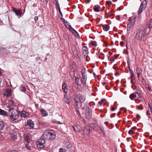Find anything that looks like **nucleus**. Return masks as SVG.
I'll return each mask as SVG.
<instances>
[{"label": "nucleus", "instance_id": "27", "mask_svg": "<svg viewBox=\"0 0 152 152\" xmlns=\"http://www.w3.org/2000/svg\"><path fill=\"white\" fill-rule=\"evenodd\" d=\"M41 112L42 113V115L43 116H46L48 115V113L46 112V111L43 110H41Z\"/></svg>", "mask_w": 152, "mask_h": 152}, {"label": "nucleus", "instance_id": "16", "mask_svg": "<svg viewBox=\"0 0 152 152\" xmlns=\"http://www.w3.org/2000/svg\"><path fill=\"white\" fill-rule=\"evenodd\" d=\"M50 134L49 140H53L55 138L56 136V133L55 132L50 131Z\"/></svg>", "mask_w": 152, "mask_h": 152}, {"label": "nucleus", "instance_id": "59", "mask_svg": "<svg viewBox=\"0 0 152 152\" xmlns=\"http://www.w3.org/2000/svg\"><path fill=\"white\" fill-rule=\"evenodd\" d=\"M129 71H130V72L131 73V74H132V73H133V71L132 70V69H129Z\"/></svg>", "mask_w": 152, "mask_h": 152}, {"label": "nucleus", "instance_id": "6", "mask_svg": "<svg viewBox=\"0 0 152 152\" xmlns=\"http://www.w3.org/2000/svg\"><path fill=\"white\" fill-rule=\"evenodd\" d=\"M88 70L85 69H83L81 71V73L82 74V79L83 80V83L86 84L87 78V73Z\"/></svg>", "mask_w": 152, "mask_h": 152}, {"label": "nucleus", "instance_id": "7", "mask_svg": "<svg viewBox=\"0 0 152 152\" xmlns=\"http://www.w3.org/2000/svg\"><path fill=\"white\" fill-rule=\"evenodd\" d=\"M66 148H60L59 149V152H65L66 151H69L70 152L72 151L71 150H70L71 149H69V148L71 147L72 145L69 142H66Z\"/></svg>", "mask_w": 152, "mask_h": 152}, {"label": "nucleus", "instance_id": "19", "mask_svg": "<svg viewBox=\"0 0 152 152\" xmlns=\"http://www.w3.org/2000/svg\"><path fill=\"white\" fill-rule=\"evenodd\" d=\"M62 88L63 91L66 94L67 93V92L65 91L67 89V86L66 84L65 83H64L63 84L62 86Z\"/></svg>", "mask_w": 152, "mask_h": 152}, {"label": "nucleus", "instance_id": "56", "mask_svg": "<svg viewBox=\"0 0 152 152\" xmlns=\"http://www.w3.org/2000/svg\"><path fill=\"white\" fill-rule=\"evenodd\" d=\"M136 116H137V118H140V116L139 115H138V114H137V115H136Z\"/></svg>", "mask_w": 152, "mask_h": 152}, {"label": "nucleus", "instance_id": "5", "mask_svg": "<svg viewBox=\"0 0 152 152\" xmlns=\"http://www.w3.org/2000/svg\"><path fill=\"white\" fill-rule=\"evenodd\" d=\"M45 140L41 137L37 142V147L39 148H42L46 146Z\"/></svg>", "mask_w": 152, "mask_h": 152}, {"label": "nucleus", "instance_id": "60", "mask_svg": "<svg viewBox=\"0 0 152 152\" xmlns=\"http://www.w3.org/2000/svg\"><path fill=\"white\" fill-rule=\"evenodd\" d=\"M44 1L45 3H46V4H47L48 2V0H44Z\"/></svg>", "mask_w": 152, "mask_h": 152}, {"label": "nucleus", "instance_id": "51", "mask_svg": "<svg viewBox=\"0 0 152 152\" xmlns=\"http://www.w3.org/2000/svg\"><path fill=\"white\" fill-rule=\"evenodd\" d=\"M76 111L77 114H78V115L79 114L80 115V111L78 110H76Z\"/></svg>", "mask_w": 152, "mask_h": 152}, {"label": "nucleus", "instance_id": "49", "mask_svg": "<svg viewBox=\"0 0 152 152\" xmlns=\"http://www.w3.org/2000/svg\"><path fill=\"white\" fill-rule=\"evenodd\" d=\"M138 109L140 110H141L143 109V107L142 106H140L138 107Z\"/></svg>", "mask_w": 152, "mask_h": 152}, {"label": "nucleus", "instance_id": "53", "mask_svg": "<svg viewBox=\"0 0 152 152\" xmlns=\"http://www.w3.org/2000/svg\"><path fill=\"white\" fill-rule=\"evenodd\" d=\"M58 10H59V11L60 12V13L61 15L62 16H63V14H62V12H61V9H59Z\"/></svg>", "mask_w": 152, "mask_h": 152}, {"label": "nucleus", "instance_id": "63", "mask_svg": "<svg viewBox=\"0 0 152 152\" xmlns=\"http://www.w3.org/2000/svg\"><path fill=\"white\" fill-rule=\"evenodd\" d=\"M147 88H148V90H149V91L151 90V88L150 87H147Z\"/></svg>", "mask_w": 152, "mask_h": 152}, {"label": "nucleus", "instance_id": "22", "mask_svg": "<svg viewBox=\"0 0 152 152\" xmlns=\"http://www.w3.org/2000/svg\"><path fill=\"white\" fill-rule=\"evenodd\" d=\"M134 24L131 23V22H130L129 23L127 26V30L130 31V30L131 28L132 27V26L134 25Z\"/></svg>", "mask_w": 152, "mask_h": 152}, {"label": "nucleus", "instance_id": "29", "mask_svg": "<svg viewBox=\"0 0 152 152\" xmlns=\"http://www.w3.org/2000/svg\"><path fill=\"white\" fill-rule=\"evenodd\" d=\"M89 104L87 103H84V108L86 109V110L88 109H90L91 108L89 107Z\"/></svg>", "mask_w": 152, "mask_h": 152}, {"label": "nucleus", "instance_id": "4", "mask_svg": "<svg viewBox=\"0 0 152 152\" xmlns=\"http://www.w3.org/2000/svg\"><path fill=\"white\" fill-rule=\"evenodd\" d=\"M147 2L145 0H144L142 3H141L139 10L137 12L138 15H139L141 14L143 11L145 9L147 6Z\"/></svg>", "mask_w": 152, "mask_h": 152}, {"label": "nucleus", "instance_id": "37", "mask_svg": "<svg viewBox=\"0 0 152 152\" xmlns=\"http://www.w3.org/2000/svg\"><path fill=\"white\" fill-rule=\"evenodd\" d=\"M72 33L74 34L76 37L78 38L79 37L78 34L75 30L74 32L72 31Z\"/></svg>", "mask_w": 152, "mask_h": 152}, {"label": "nucleus", "instance_id": "25", "mask_svg": "<svg viewBox=\"0 0 152 152\" xmlns=\"http://www.w3.org/2000/svg\"><path fill=\"white\" fill-rule=\"evenodd\" d=\"M147 27H148L149 29V30H150V29L152 27V21L151 20H150L149 22L147 23Z\"/></svg>", "mask_w": 152, "mask_h": 152}, {"label": "nucleus", "instance_id": "18", "mask_svg": "<svg viewBox=\"0 0 152 152\" xmlns=\"http://www.w3.org/2000/svg\"><path fill=\"white\" fill-rule=\"evenodd\" d=\"M74 131L76 132H79L81 129V128L78 125H75L73 126Z\"/></svg>", "mask_w": 152, "mask_h": 152}, {"label": "nucleus", "instance_id": "33", "mask_svg": "<svg viewBox=\"0 0 152 152\" xmlns=\"http://www.w3.org/2000/svg\"><path fill=\"white\" fill-rule=\"evenodd\" d=\"M135 17H132V18H131L130 22L134 24L135 21Z\"/></svg>", "mask_w": 152, "mask_h": 152}, {"label": "nucleus", "instance_id": "36", "mask_svg": "<svg viewBox=\"0 0 152 152\" xmlns=\"http://www.w3.org/2000/svg\"><path fill=\"white\" fill-rule=\"evenodd\" d=\"M5 51V48L2 46H0V52H4Z\"/></svg>", "mask_w": 152, "mask_h": 152}, {"label": "nucleus", "instance_id": "46", "mask_svg": "<svg viewBox=\"0 0 152 152\" xmlns=\"http://www.w3.org/2000/svg\"><path fill=\"white\" fill-rule=\"evenodd\" d=\"M131 79L133 80L135 79V77H134V75L133 73H132L131 75Z\"/></svg>", "mask_w": 152, "mask_h": 152}, {"label": "nucleus", "instance_id": "48", "mask_svg": "<svg viewBox=\"0 0 152 152\" xmlns=\"http://www.w3.org/2000/svg\"><path fill=\"white\" fill-rule=\"evenodd\" d=\"M26 147L27 149H28V150H31V147L28 145H26Z\"/></svg>", "mask_w": 152, "mask_h": 152}, {"label": "nucleus", "instance_id": "34", "mask_svg": "<svg viewBox=\"0 0 152 152\" xmlns=\"http://www.w3.org/2000/svg\"><path fill=\"white\" fill-rule=\"evenodd\" d=\"M136 96V95L133 94H130L129 96V98L130 99H133L135 98Z\"/></svg>", "mask_w": 152, "mask_h": 152}, {"label": "nucleus", "instance_id": "62", "mask_svg": "<svg viewBox=\"0 0 152 152\" xmlns=\"http://www.w3.org/2000/svg\"><path fill=\"white\" fill-rule=\"evenodd\" d=\"M105 100H106V99H102L101 100V101L102 102H104V101H105Z\"/></svg>", "mask_w": 152, "mask_h": 152}, {"label": "nucleus", "instance_id": "55", "mask_svg": "<svg viewBox=\"0 0 152 152\" xmlns=\"http://www.w3.org/2000/svg\"><path fill=\"white\" fill-rule=\"evenodd\" d=\"M115 110V107H112L111 108V110L112 111H114V110Z\"/></svg>", "mask_w": 152, "mask_h": 152}, {"label": "nucleus", "instance_id": "39", "mask_svg": "<svg viewBox=\"0 0 152 152\" xmlns=\"http://www.w3.org/2000/svg\"><path fill=\"white\" fill-rule=\"evenodd\" d=\"M99 129L100 131L102 133L104 132V128L102 126H100L99 127Z\"/></svg>", "mask_w": 152, "mask_h": 152}, {"label": "nucleus", "instance_id": "8", "mask_svg": "<svg viewBox=\"0 0 152 152\" xmlns=\"http://www.w3.org/2000/svg\"><path fill=\"white\" fill-rule=\"evenodd\" d=\"M26 128L28 129H31L33 128L34 126V124L33 121L31 119L27 120V124L25 125Z\"/></svg>", "mask_w": 152, "mask_h": 152}, {"label": "nucleus", "instance_id": "35", "mask_svg": "<svg viewBox=\"0 0 152 152\" xmlns=\"http://www.w3.org/2000/svg\"><path fill=\"white\" fill-rule=\"evenodd\" d=\"M24 139L25 141H26L27 142H29V140H28V135H25L24 136Z\"/></svg>", "mask_w": 152, "mask_h": 152}, {"label": "nucleus", "instance_id": "26", "mask_svg": "<svg viewBox=\"0 0 152 152\" xmlns=\"http://www.w3.org/2000/svg\"><path fill=\"white\" fill-rule=\"evenodd\" d=\"M4 127L3 122L2 121H0V131L2 130Z\"/></svg>", "mask_w": 152, "mask_h": 152}, {"label": "nucleus", "instance_id": "54", "mask_svg": "<svg viewBox=\"0 0 152 152\" xmlns=\"http://www.w3.org/2000/svg\"><path fill=\"white\" fill-rule=\"evenodd\" d=\"M55 1L56 2V5L57 4H59L58 0H55Z\"/></svg>", "mask_w": 152, "mask_h": 152}, {"label": "nucleus", "instance_id": "47", "mask_svg": "<svg viewBox=\"0 0 152 152\" xmlns=\"http://www.w3.org/2000/svg\"><path fill=\"white\" fill-rule=\"evenodd\" d=\"M61 20H62V21L65 24V23H66L67 22V21H66L64 18H61Z\"/></svg>", "mask_w": 152, "mask_h": 152}, {"label": "nucleus", "instance_id": "21", "mask_svg": "<svg viewBox=\"0 0 152 152\" xmlns=\"http://www.w3.org/2000/svg\"><path fill=\"white\" fill-rule=\"evenodd\" d=\"M136 72L137 75V77L139 79H140V75L141 74L142 72V70L139 68H137Z\"/></svg>", "mask_w": 152, "mask_h": 152}, {"label": "nucleus", "instance_id": "10", "mask_svg": "<svg viewBox=\"0 0 152 152\" xmlns=\"http://www.w3.org/2000/svg\"><path fill=\"white\" fill-rule=\"evenodd\" d=\"M75 81L76 84L78 85H80L82 83H83V80L80 77V75H77L75 77Z\"/></svg>", "mask_w": 152, "mask_h": 152}, {"label": "nucleus", "instance_id": "32", "mask_svg": "<svg viewBox=\"0 0 152 152\" xmlns=\"http://www.w3.org/2000/svg\"><path fill=\"white\" fill-rule=\"evenodd\" d=\"M83 51L85 52V54H88V49L87 48V47L86 46H84L83 47Z\"/></svg>", "mask_w": 152, "mask_h": 152}, {"label": "nucleus", "instance_id": "44", "mask_svg": "<svg viewBox=\"0 0 152 152\" xmlns=\"http://www.w3.org/2000/svg\"><path fill=\"white\" fill-rule=\"evenodd\" d=\"M54 123L58 124H62V123H61V122L58 121H55Z\"/></svg>", "mask_w": 152, "mask_h": 152}, {"label": "nucleus", "instance_id": "58", "mask_svg": "<svg viewBox=\"0 0 152 152\" xmlns=\"http://www.w3.org/2000/svg\"><path fill=\"white\" fill-rule=\"evenodd\" d=\"M98 103L100 106H101L102 104V102L101 101L99 102Z\"/></svg>", "mask_w": 152, "mask_h": 152}, {"label": "nucleus", "instance_id": "28", "mask_svg": "<svg viewBox=\"0 0 152 152\" xmlns=\"http://www.w3.org/2000/svg\"><path fill=\"white\" fill-rule=\"evenodd\" d=\"M71 48H72V52H73V53L74 54H75V53H76V47H75V46L74 45H72Z\"/></svg>", "mask_w": 152, "mask_h": 152}, {"label": "nucleus", "instance_id": "15", "mask_svg": "<svg viewBox=\"0 0 152 152\" xmlns=\"http://www.w3.org/2000/svg\"><path fill=\"white\" fill-rule=\"evenodd\" d=\"M12 11L14 12L17 16H19L22 13V11L20 9L17 10L15 8H13L12 9Z\"/></svg>", "mask_w": 152, "mask_h": 152}, {"label": "nucleus", "instance_id": "41", "mask_svg": "<svg viewBox=\"0 0 152 152\" xmlns=\"http://www.w3.org/2000/svg\"><path fill=\"white\" fill-rule=\"evenodd\" d=\"M109 61H112L114 62L115 61V59L113 57H111L109 58Z\"/></svg>", "mask_w": 152, "mask_h": 152}, {"label": "nucleus", "instance_id": "20", "mask_svg": "<svg viewBox=\"0 0 152 152\" xmlns=\"http://www.w3.org/2000/svg\"><path fill=\"white\" fill-rule=\"evenodd\" d=\"M28 115V113L24 111H21L20 113V115L21 117H26Z\"/></svg>", "mask_w": 152, "mask_h": 152}, {"label": "nucleus", "instance_id": "57", "mask_svg": "<svg viewBox=\"0 0 152 152\" xmlns=\"http://www.w3.org/2000/svg\"><path fill=\"white\" fill-rule=\"evenodd\" d=\"M56 6H57V8L58 9V10L60 9V7L59 4H58L57 5H56Z\"/></svg>", "mask_w": 152, "mask_h": 152}, {"label": "nucleus", "instance_id": "13", "mask_svg": "<svg viewBox=\"0 0 152 152\" xmlns=\"http://www.w3.org/2000/svg\"><path fill=\"white\" fill-rule=\"evenodd\" d=\"M91 129V127L89 126H86L85 127L83 133L85 135H88L90 132V130Z\"/></svg>", "mask_w": 152, "mask_h": 152}, {"label": "nucleus", "instance_id": "11", "mask_svg": "<svg viewBox=\"0 0 152 152\" xmlns=\"http://www.w3.org/2000/svg\"><path fill=\"white\" fill-rule=\"evenodd\" d=\"M85 116L86 118L88 119H90L91 118V110L90 109L85 110Z\"/></svg>", "mask_w": 152, "mask_h": 152}, {"label": "nucleus", "instance_id": "14", "mask_svg": "<svg viewBox=\"0 0 152 152\" xmlns=\"http://www.w3.org/2000/svg\"><path fill=\"white\" fill-rule=\"evenodd\" d=\"M50 133V130H46L44 133L42 135V137L45 140H49V137Z\"/></svg>", "mask_w": 152, "mask_h": 152}, {"label": "nucleus", "instance_id": "31", "mask_svg": "<svg viewBox=\"0 0 152 152\" xmlns=\"http://www.w3.org/2000/svg\"><path fill=\"white\" fill-rule=\"evenodd\" d=\"M20 91L24 92H25L26 91V88L24 86L22 85L20 86Z\"/></svg>", "mask_w": 152, "mask_h": 152}, {"label": "nucleus", "instance_id": "17", "mask_svg": "<svg viewBox=\"0 0 152 152\" xmlns=\"http://www.w3.org/2000/svg\"><path fill=\"white\" fill-rule=\"evenodd\" d=\"M0 115H2L4 116H7L8 113L7 112L0 109Z\"/></svg>", "mask_w": 152, "mask_h": 152}, {"label": "nucleus", "instance_id": "64", "mask_svg": "<svg viewBox=\"0 0 152 152\" xmlns=\"http://www.w3.org/2000/svg\"><path fill=\"white\" fill-rule=\"evenodd\" d=\"M106 84V83L104 82H103L102 83V84L103 85V86L105 85Z\"/></svg>", "mask_w": 152, "mask_h": 152}, {"label": "nucleus", "instance_id": "38", "mask_svg": "<svg viewBox=\"0 0 152 152\" xmlns=\"http://www.w3.org/2000/svg\"><path fill=\"white\" fill-rule=\"evenodd\" d=\"M91 44L92 46H96L97 45L96 42L95 41H91Z\"/></svg>", "mask_w": 152, "mask_h": 152}, {"label": "nucleus", "instance_id": "30", "mask_svg": "<svg viewBox=\"0 0 152 152\" xmlns=\"http://www.w3.org/2000/svg\"><path fill=\"white\" fill-rule=\"evenodd\" d=\"M65 99V101L66 102L67 104H69L70 103V101L69 100V98L68 97L67 95H65L64 96Z\"/></svg>", "mask_w": 152, "mask_h": 152}, {"label": "nucleus", "instance_id": "1", "mask_svg": "<svg viewBox=\"0 0 152 152\" xmlns=\"http://www.w3.org/2000/svg\"><path fill=\"white\" fill-rule=\"evenodd\" d=\"M145 29L144 27H140L136 32L135 38L139 40H143V38L147 35L150 32V30L148 32L145 31Z\"/></svg>", "mask_w": 152, "mask_h": 152}, {"label": "nucleus", "instance_id": "50", "mask_svg": "<svg viewBox=\"0 0 152 152\" xmlns=\"http://www.w3.org/2000/svg\"><path fill=\"white\" fill-rule=\"evenodd\" d=\"M121 109L122 110H123L124 112H126L127 110H126V108H124V107L122 108H121Z\"/></svg>", "mask_w": 152, "mask_h": 152}, {"label": "nucleus", "instance_id": "43", "mask_svg": "<svg viewBox=\"0 0 152 152\" xmlns=\"http://www.w3.org/2000/svg\"><path fill=\"white\" fill-rule=\"evenodd\" d=\"M70 31L74 32L75 31V30L73 29L72 26H71V27H69V28H68Z\"/></svg>", "mask_w": 152, "mask_h": 152}, {"label": "nucleus", "instance_id": "23", "mask_svg": "<svg viewBox=\"0 0 152 152\" xmlns=\"http://www.w3.org/2000/svg\"><path fill=\"white\" fill-rule=\"evenodd\" d=\"M110 28V26L107 25H103V29L105 31H107Z\"/></svg>", "mask_w": 152, "mask_h": 152}, {"label": "nucleus", "instance_id": "2", "mask_svg": "<svg viewBox=\"0 0 152 152\" xmlns=\"http://www.w3.org/2000/svg\"><path fill=\"white\" fill-rule=\"evenodd\" d=\"M75 102L76 106L77 108L82 106V103L84 102L85 100L84 96L82 95L75 94L73 96Z\"/></svg>", "mask_w": 152, "mask_h": 152}, {"label": "nucleus", "instance_id": "45", "mask_svg": "<svg viewBox=\"0 0 152 152\" xmlns=\"http://www.w3.org/2000/svg\"><path fill=\"white\" fill-rule=\"evenodd\" d=\"M106 4L109 5H110L112 4V2L110 1H107Z\"/></svg>", "mask_w": 152, "mask_h": 152}, {"label": "nucleus", "instance_id": "3", "mask_svg": "<svg viewBox=\"0 0 152 152\" xmlns=\"http://www.w3.org/2000/svg\"><path fill=\"white\" fill-rule=\"evenodd\" d=\"M8 111L9 116L11 120L14 121L18 118L19 114L16 110L14 109Z\"/></svg>", "mask_w": 152, "mask_h": 152}, {"label": "nucleus", "instance_id": "12", "mask_svg": "<svg viewBox=\"0 0 152 152\" xmlns=\"http://www.w3.org/2000/svg\"><path fill=\"white\" fill-rule=\"evenodd\" d=\"M12 93V90L10 88L5 89L3 93V95L7 98L10 96Z\"/></svg>", "mask_w": 152, "mask_h": 152}, {"label": "nucleus", "instance_id": "52", "mask_svg": "<svg viewBox=\"0 0 152 152\" xmlns=\"http://www.w3.org/2000/svg\"><path fill=\"white\" fill-rule=\"evenodd\" d=\"M40 57H37L36 58V59L37 61H39L40 60Z\"/></svg>", "mask_w": 152, "mask_h": 152}, {"label": "nucleus", "instance_id": "42", "mask_svg": "<svg viewBox=\"0 0 152 152\" xmlns=\"http://www.w3.org/2000/svg\"><path fill=\"white\" fill-rule=\"evenodd\" d=\"M128 133L130 135H132L134 134V133L132 130H130L129 131Z\"/></svg>", "mask_w": 152, "mask_h": 152}, {"label": "nucleus", "instance_id": "24", "mask_svg": "<svg viewBox=\"0 0 152 152\" xmlns=\"http://www.w3.org/2000/svg\"><path fill=\"white\" fill-rule=\"evenodd\" d=\"M100 7L99 6H94L93 7V9L95 12H99V9Z\"/></svg>", "mask_w": 152, "mask_h": 152}, {"label": "nucleus", "instance_id": "40", "mask_svg": "<svg viewBox=\"0 0 152 152\" xmlns=\"http://www.w3.org/2000/svg\"><path fill=\"white\" fill-rule=\"evenodd\" d=\"M64 24L65 26L68 28H69V27H71V25H69L68 24L67 21V22L65 23Z\"/></svg>", "mask_w": 152, "mask_h": 152}, {"label": "nucleus", "instance_id": "9", "mask_svg": "<svg viewBox=\"0 0 152 152\" xmlns=\"http://www.w3.org/2000/svg\"><path fill=\"white\" fill-rule=\"evenodd\" d=\"M15 105V102L12 100H9L8 104L6 106V107L8 109H7L8 110H10L15 109L13 108V106Z\"/></svg>", "mask_w": 152, "mask_h": 152}, {"label": "nucleus", "instance_id": "61", "mask_svg": "<svg viewBox=\"0 0 152 152\" xmlns=\"http://www.w3.org/2000/svg\"><path fill=\"white\" fill-rule=\"evenodd\" d=\"M104 124L106 125H107V126L108 124V122L107 121H106V122H105V123H104Z\"/></svg>", "mask_w": 152, "mask_h": 152}]
</instances>
